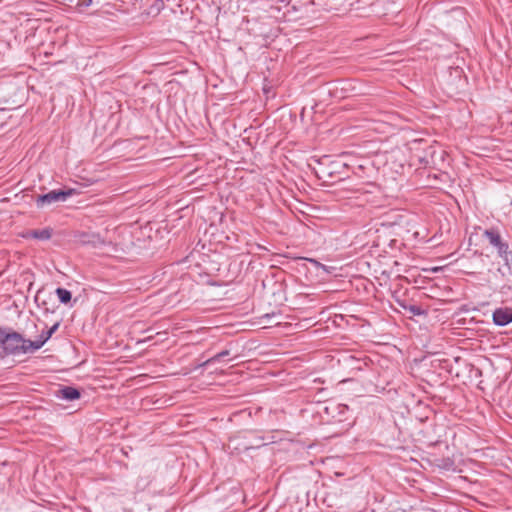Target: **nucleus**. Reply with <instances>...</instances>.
<instances>
[{
    "label": "nucleus",
    "instance_id": "4",
    "mask_svg": "<svg viewBox=\"0 0 512 512\" xmlns=\"http://www.w3.org/2000/svg\"><path fill=\"white\" fill-rule=\"evenodd\" d=\"M53 235V229L50 227H46L43 229H33L28 230L22 234L23 238L26 239H36V240H49Z\"/></svg>",
    "mask_w": 512,
    "mask_h": 512
},
{
    "label": "nucleus",
    "instance_id": "6",
    "mask_svg": "<svg viewBox=\"0 0 512 512\" xmlns=\"http://www.w3.org/2000/svg\"><path fill=\"white\" fill-rule=\"evenodd\" d=\"M51 338V332L42 331L39 337L29 344L32 347L33 352L39 350L49 339Z\"/></svg>",
    "mask_w": 512,
    "mask_h": 512
},
{
    "label": "nucleus",
    "instance_id": "14",
    "mask_svg": "<svg viewBox=\"0 0 512 512\" xmlns=\"http://www.w3.org/2000/svg\"><path fill=\"white\" fill-rule=\"evenodd\" d=\"M155 10H156V12H159V10H160L159 4L156 5Z\"/></svg>",
    "mask_w": 512,
    "mask_h": 512
},
{
    "label": "nucleus",
    "instance_id": "7",
    "mask_svg": "<svg viewBox=\"0 0 512 512\" xmlns=\"http://www.w3.org/2000/svg\"><path fill=\"white\" fill-rule=\"evenodd\" d=\"M59 395L66 400H76L80 397V392L73 387H64L59 390Z\"/></svg>",
    "mask_w": 512,
    "mask_h": 512
},
{
    "label": "nucleus",
    "instance_id": "2",
    "mask_svg": "<svg viewBox=\"0 0 512 512\" xmlns=\"http://www.w3.org/2000/svg\"><path fill=\"white\" fill-rule=\"evenodd\" d=\"M74 194L73 189H69L67 191H50L49 193L45 195H41L37 198L36 203L38 207H43L45 205H49L53 202H63L68 197L72 196Z\"/></svg>",
    "mask_w": 512,
    "mask_h": 512
},
{
    "label": "nucleus",
    "instance_id": "17",
    "mask_svg": "<svg viewBox=\"0 0 512 512\" xmlns=\"http://www.w3.org/2000/svg\"><path fill=\"white\" fill-rule=\"evenodd\" d=\"M90 2H92V0H89V2L86 3V6H89Z\"/></svg>",
    "mask_w": 512,
    "mask_h": 512
},
{
    "label": "nucleus",
    "instance_id": "11",
    "mask_svg": "<svg viewBox=\"0 0 512 512\" xmlns=\"http://www.w3.org/2000/svg\"><path fill=\"white\" fill-rule=\"evenodd\" d=\"M409 310L413 313V314H420V309L416 306H411L409 308Z\"/></svg>",
    "mask_w": 512,
    "mask_h": 512
},
{
    "label": "nucleus",
    "instance_id": "5",
    "mask_svg": "<svg viewBox=\"0 0 512 512\" xmlns=\"http://www.w3.org/2000/svg\"><path fill=\"white\" fill-rule=\"evenodd\" d=\"M484 235L486 236L491 245L497 247L498 253L501 257L506 256L508 247L507 245L502 243L501 237L497 232L492 230H486L484 232Z\"/></svg>",
    "mask_w": 512,
    "mask_h": 512
},
{
    "label": "nucleus",
    "instance_id": "18",
    "mask_svg": "<svg viewBox=\"0 0 512 512\" xmlns=\"http://www.w3.org/2000/svg\"><path fill=\"white\" fill-rule=\"evenodd\" d=\"M90 2H92V0H89V2L86 3V6H89Z\"/></svg>",
    "mask_w": 512,
    "mask_h": 512
},
{
    "label": "nucleus",
    "instance_id": "8",
    "mask_svg": "<svg viewBox=\"0 0 512 512\" xmlns=\"http://www.w3.org/2000/svg\"><path fill=\"white\" fill-rule=\"evenodd\" d=\"M56 295L61 303L67 304L71 301V293L67 289L57 288Z\"/></svg>",
    "mask_w": 512,
    "mask_h": 512
},
{
    "label": "nucleus",
    "instance_id": "12",
    "mask_svg": "<svg viewBox=\"0 0 512 512\" xmlns=\"http://www.w3.org/2000/svg\"><path fill=\"white\" fill-rule=\"evenodd\" d=\"M4 335H5V331L3 329L0 328V345L2 344L3 342V338H4Z\"/></svg>",
    "mask_w": 512,
    "mask_h": 512
},
{
    "label": "nucleus",
    "instance_id": "3",
    "mask_svg": "<svg viewBox=\"0 0 512 512\" xmlns=\"http://www.w3.org/2000/svg\"><path fill=\"white\" fill-rule=\"evenodd\" d=\"M493 321L498 326H505L512 322V308L501 307L494 311Z\"/></svg>",
    "mask_w": 512,
    "mask_h": 512
},
{
    "label": "nucleus",
    "instance_id": "13",
    "mask_svg": "<svg viewBox=\"0 0 512 512\" xmlns=\"http://www.w3.org/2000/svg\"><path fill=\"white\" fill-rule=\"evenodd\" d=\"M308 260H309L310 262H312V263H313L314 265H316V266H321V264H320L318 261L314 260V259H308Z\"/></svg>",
    "mask_w": 512,
    "mask_h": 512
},
{
    "label": "nucleus",
    "instance_id": "10",
    "mask_svg": "<svg viewBox=\"0 0 512 512\" xmlns=\"http://www.w3.org/2000/svg\"><path fill=\"white\" fill-rule=\"evenodd\" d=\"M59 327V324L56 323L55 325H53L50 329L46 330V332H51V336L53 335V333L58 329Z\"/></svg>",
    "mask_w": 512,
    "mask_h": 512
},
{
    "label": "nucleus",
    "instance_id": "9",
    "mask_svg": "<svg viewBox=\"0 0 512 512\" xmlns=\"http://www.w3.org/2000/svg\"><path fill=\"white\" fill-rule=\"evenodd\" d=\"M227 354H228V352L219 353V354H217L215 357H213V358L209 359L206 363L211 362V361H214V360H217V359H219L220 357H222V356H224V355H227Z\"/></svg>",
    "mask_w": 512,
    "mask_h": 512
},
{
    "label": "nucleus",
    "instance_id": "16",
    "mask_svg": "<svg viewBox=\"0 0 512 512\" xmlns=\"http://www.w3.org/2000/svg\"><path fill=\"white\" fill-rule=\"evenodd\" d=\"M90 2H92V0H89V2L86 3V6H89Z\"/></svg>",
    "mask_w": 512,
    "mask_h": 512
},
{
    "label": "nucleus",
    "instance_id": "15",
    "mask_svg": "<svg viewBox=\"0 0 512 512\" xmlns=\"http://www.w3.org/2000/svg\"><path fill=\"white\" fill-rule=\"evenodd\" d=\"M358 192L364 193L365 191L363 189H358Z\"/></svg>",
    "mask_w": 512,
    "mask_h": 512
},
{
    "label": "nucleus",
    "instance_id": "1",
    "mask_svg": "<svg viewBox=\"0 0 512 512\" xmlns=\"http://www.w3.org/2000/svg\"><path fill=\"white\" fill-rule=\"evenodd\" d=\"M31 340L25 339L21 334L17 332L6 333L3 338L2 346L8 354L21 355L27 353H33Z\"/></svg>",
    "mask_w": 512,
    "mask_h": 512
}]
</instances>
